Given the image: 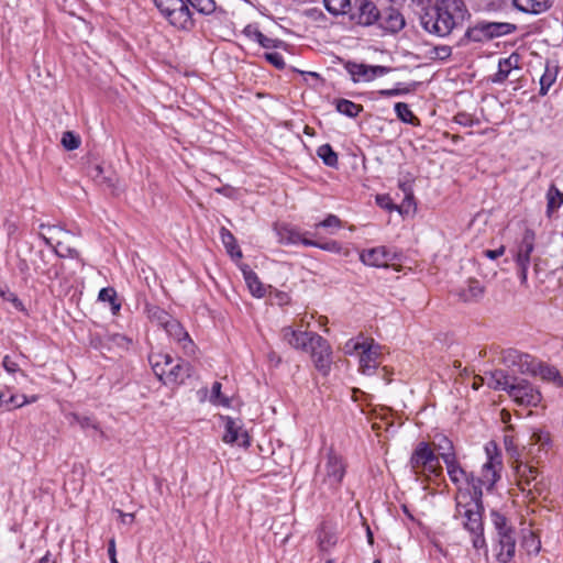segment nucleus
<instances>
[{
	"mask_svg": "<svg viewBox=\"0 0 563 563\" xmlns=\"http://www.w3.org/2000/svg\"><path fill=\"white\" fill-rule=\"evenodd\" d=\"M60 143L67 151H74L80 146L81 140L80 136L73 131H66L62 135Z\"/></svg>",
	"mask_w": 563,
	"mask_h": 563,
	"instance_id": "obj_49",
	"label": "nucleus"
},
{
	"mask_svg": "<svg viewBox=\"0 0 563 563\" xmlns=\"http://www.w3.org/2000/svg\"><path fill=\"white\" fill-rule=\"evenodd\" d=\"M428 57L432 60H445L452 55V47L449 45L433 46L427 53Z\"/></svg>",
	"mask_w": 563,
	"mask_h": 563,
	"instance_id": "obj_48",
	"label": "nucleus"
},
{
	"mask_svg": "<svg viewBox=\"0 0 563 563\" xmlns=\"http://www.w3.org/2000/svg\"><path fill=\"white\" fill-rule=\"evenodd\" d=\"M409 465L416 476H440L442 466L440 459L428 442H419L409 459Z\"/></svg>",
	"mask_w": 563,
	"mask_h": 563,
	"instance_id": "obj_6",
	"label": "nucleus"
},
{
	"mask_svg": "<svg viewBox=\"0 0 563 563\" xmlns=\"http://www.w3.org/2000/svg\"><path fill=\"white\" fill-rule=\"evenodd\" d=\"M467 16L470 13L463 0H438L432 12H426L420 22L427 32L443 37Z\"/></svg>",
	"mask_w": 563,
	"mask_h": 563,
	"instance_id": "obj_2",
	"label": "nucleus"
},
{
	"mask_svg": "<svg viewBox=\"0 0 563 563\" xmlns=\"http://www.w3.org/2000/svg\"><path fill=\"white\" fill-rule=\"evenodd\" d=\"M399 187L404 191L405 198L401 206L398 208V211L400 213L408 212L409 207L413 203V194L411 191L410 185H408L407 183H401Z\"/></svg>",
	"mask_w": 563,
	"mask_h": 563,
	"instance_id": "obj_51",
	"label": "nucleus"
},
{
	"mask_svg": "<svg viewBox=\"0 0 563 563\" xmlns=\"http://www.w3.org/2000/svg\"><path fill=\"white\" fill-rule=\"evenodd\" d=\"M333 104L339 113L349 118H356L363 110V106L344 98L334 99Z\"/></svg>",
	"mask_w": 563,
	"mask_h": 563,
	"instance_id": "obj_31",
	"label": "nucleus"
},
{
	"mask_svg": "<svg viewBox=\"0 0 563 563\" xmlns=\"http://www.w3.org/2000/svg\"><path fill=\"white\" fill-rule=\"evenodd\" d=\"M145 312L152 322L157 323L162 328H164L174 318L164 309L150 303L145 305Z\"/></svg>",
	"mask_w": 563,
	"mask_h": 563,
	"instance_id": "obj_37",
	"label": "nucleus"
},
{
	"mask_svg": "<svg viewBox=\"0 0 563 563\" xmlns=\"http://www.w3.org/2000/svg\"><path fill=\"white\" fill-rule=\"evenodd\" d=\"M283 339L292 347L308 351L311 345V338L317 335L314 332L297 331L290 327H285L282 330Z\"/></svg>",
	"mask_w": 563,
	"mask_h": 563,
	"instance_id": "obj_18",
	"label": "nucleus"
},
{
	"mask_svg": "<svg viewBox=\"0 0 563 563\" xmlns=\"http://www.w3.org/2000/svg\"><path fill=\"white\" fill-rule=\"evenodd\" d=\"M243 33L249 38L257 42L258 44L261 43V41L264 36V34L255 25H252V24L246 25L243 30Z\"/></svg>",
	"mask_w": 563,
	"mask_h": 563,
	"instance_id": "obj_61",
	"label": "nucleus"
},
{
	"mask_svg": "<svg viewBox=\"0 0 563 563\" xmlns=\"http://www.w3.org/2000/svg\"><path fill=\"white\" fill-rule=\"evenodd\" d=\"M70 418H71L70 423H77L81 427V429L91 428L97 431L100 430L98 422L92 417L81 416L78 413H71Z\"/></svg>",
	"mask_w": 563,
	"mask_h": 563,
	"instance_id": "obj_50",
	"label": "nucleus"
},
{
	"mask_svg": "<svg viewBox=\"0 0 563 563\" xmlns=\"http://www.w3.org/2000/svg\"><path fill=\"white\" fill-rule=\"evenodd\" d=\"M192 366L190 363L185 361H178L176 364H172L168 368L166 376L163 379L165 385L167 384H183L187 378L191 376Z\"/></svg>",
	"mask_w": 563,
	"mask_h": 563,
	"instance_id": "obj_20",
	"label": "nucleus"
},
{
	"mask_svg": "<svg viewBox=\"0 0 563 563\" xmlns=\"http://www.w3.org/2000/svg\"><path fill=\"white\" fill-rule=\"evenodd\" d=\"M515 472L518 481V486L522 492L532 494H541L542 492V479H539V471L537 467L528 464L527 462L516 459L515 460Z\"/></svg>",
	"mask_w": 563,
	"mask_h": 563,
	"instance_id": "obj_10",
	"label": "nucleus"
},
{
	"mask_svg": "<svg viewBox=\"0 0 563 563\" xmlns=\"http://www.w3.org/2000/svg\"><path fill=\"white\" fill-rule=\"evenodd\" d=\"M159 13L170 25L178 30L190 31L195 27L192 10L180 0H153Z\"/></svg>",
	"mask_w": 563,
	"mask_h": 563,
	"instance_id": "obj_7",
	"label": "nucleus"
},
{
	"mask_svg": "<svg viewBox=\"0 0 563 563\" xmlns=\"http://www.w3.org/2000/svg\"><path fill=\"white\" fill-rule=\"evenodd\" d=\"M189 8L203 15H209L217 11L214 0H190Z\"/></svg>",
	"mask_w": 563,
	"mask_h": 563,
	"instance_id": "obj_46",
	"label": "nucleus"
},
{
	"mask_svg": "<svg viewBox=\"0 0 563 563\" xmlns=\"http://www.w3.org/2000/svg\"><path fill=\"white\" fill-rule=\"evenodd\" d=\"M486 32L490 40L508 35L516 30V25L507 22H488L484 21Z\"/></svg>",
	"mask_w": 563,
	"mask_h": 563,
	"instance_id": "obj_32",
	"label": "nucleus"
},
{
	"mask_svg": "<svg viewBox=\"0 0 563 563\" xmlns=\"http://www.w3.org/2000/svg\"><path fill=\"white\" fill-rule=\"evenodd\" d=\"M485 292L484 286L474 278L467 280L466 287L461 288L457 291V296L464 302L478 301Z\"/></svg>",
	"mask_w": 563,
	"mask_h": 563,
	"instance_id": "obj_27",
	"label": "nucleus"
},
{
	"mask_svg": "<svg viewBox=\"0 0 563 563\" xmlns=\"http://www.w3.org/2000/svg\"><path fill=\"white\" fill-rule=\"evenodd\" d=\"M563 205V192L554 185H550L547 191V217L551 218Z\"/></svg>",
	"mask_w": 563,
	"mask_h": 563,
	"instance_id": "obj_30",
	"label": "nucleus"
},
{
	"mask_svg": "<svg viewBox=\"0 0 563 563\" xmlns=\"http://www.w3.org/2000/svg\"><path fill=\"white\" fill-rule=\"evenodd\" d=\"M349 21L362 27L375 26L383 34L395 35L406 26V19L399 8H378L376 0H353Z\"/></svg>",
	"mask_w": 563,
	"mask_h": 563,
	"instance_id": "obj_1",
	"label": "nucleus"
},
{
	"mask_svg": "<svg viewBox=\"0 0 563 563\" xmlns=\"http://www.w3.org/2000/svg\"><path fill=\"white\" fill-rule=\"evenodd\" d=\"M493 445L495 454L493 455L489 445L486 446V453L488 455L487 462L482 467V473L479 476H475L471 473L470 485L472 486V495L474 498L479 499L483 498V488L487 490H492L496 484V482L500 478V470H501V459L497 453V448L494 443Z\"/></svg>",
	"mask_w": 563,
	"mask_h": 563,
	"instance_id": "obj_5",
	"label": "nucleus"
},
{
	"mask_svg": "<svg viewBox=\"0 0 563 563\" xmlns=\"http://www.w3.org/2000/svg\"><path fill=\"white\" fill-rule=\"evenodd\" d=\"M433 446L434 450L438 451L437 455L439 459H442L443 462L445 461L446 455L450 457L456 456L452 441L444 435H441L438 442H433Z\"/></svg>",
	"mask_w": 563,
	"mask_h": 563,
	"instance_id": "obj_44",
	"label": "nucleus"
},
{
	"mask_svg": "<svg viewBox=\"0 0 563 563\" xmlns=\"http://www.w3.org/2000/svg\"><path fill=\"white\" fill-rule=\"evenodd\" d=\"M221 387H222V385L219 382H214L212 384L210 399H211V401L213 404L228 406L229 405V398L222 396Z\"/></svg>",
	"mask_w": 563,
	"mask_h": 563,
	"instance_id": "obj_52",
	"label": "nucleus"
},
{
	"mask_svg": "<svg viewBox=\"0 0 563 563\" xmlns=\"http://www.w3.org/2000/svg\"><path fill=\"white\" fill-rule=\"evenodd\" d=\"M98 299L104 302H112L118 299L117 291L113 287H106L99 291Z\"/></svg>",
	"mask_w": 563,
	"mask_h": 563,
	"instance_id": "obj_59",
	"label": "nucleus"
},
{
	"mask_svg": "<svg viewBox=\"0 0 563 563\" xmlns=\"http://www.w3.org/2000/svg\"><path fill=\"white\" fill-rule=\"evenodd\" d=\"M274 231L278 242L284 245L302 244V241L309 240L307 235H310V232L301 233L297 228L286 223L275 224Z\"/></svg>",
	"mask_w": 563,
	"mask_h": 563,
	"instance_id": "obj_16",
	"label": "nucleus"
},
{
	"mask_svg": "<svg viewBox=\"0 0 563 563\" xmlns=\"http://www.w3.org/2000/svg\"><path fill=\"white\" fill-rule=\"evenodd\" d=\"M220 238H221V241L223 243V245L225 246L228 253L233 257V256H236V257H242V252L239 247V245L236 244V240L234 238V235L224 227H222L220 229Z\"/></svg>",
	"mask_w": 563,
	"mask_h": 563,
	"instance_id": "obj_39",
	"label": "nucleus"
},
{
	"mask_svg": "<svg viewBox=\"0 0 563 563\" xmlns=\"http://www.w3.org/2000/svg\"><path fill=\"white\" fill-rule=\"evenodd\" d=\"M346 70L353 76L354 80L357 78H363L364 80H373L376 77L384 76L391 71L390 67L380 66V65H365L349 62L345 66Z\"/></svg>",
	"mask_w": 563,
	"mask_h": 563,
	"instance_id": "obj_14",
	"label": "nucleus"
},
{
	"mask_svg": "<svg viewBox=\"0 0 563 563\" xmlns=\"http://www.w3.org/2000/svg\"><path fill=\"white\" fill-rule=\"evenodd\" d=\"M338 541V537L327 522H322L317 530V543L321 552H329Z\"/></svg>",
	"mask_w": 563,
	"mask_h": 563,
	"instance_id": "obj_24",
	"label": "nucleus"
},
{
	"mask_svg": "<svg viewBox=\"0 0 563 563\" xmlns=\"http://www.w3.org/2000/svg\"><path fill=\"white\" fill-rule=\"evenodd\" d=\"M104 340L109 343H113L117 346H120L122 349H128L129 345L132 343V340L128 336L120 334V333H113V334H107L104 336Z\"/></svg>",
	"mask_w": 563,
	"mask_h": 563,
	"instance_id": "obj_53",
	"label": "nucleus"
},
{
	"mask_svg": "<svg viewBox=\"0 0 563 563\" xmlns=\"http://www.w3.org/2000/svg\"><path fill=\"white\" fill-rule=\"evenodd\" d=\"M54 252H55V254L58 257H62V258H64V257L76 258V260H78L80 262L81 265H84V262L80 258V254H79V252L76 249H73L70 246H65V247H62L60 250L54 249Z\"/></svg>",
	"mask_w": 563,
	"mask_h": 563,
	"instance_id": "obj_56",
	"label": "nucleus"
},
{
	"mask_svg": "<svg viewBox=\"0 0 563 563\" xmlns=\"http://www.w3.org/2000/svg\"><path fill=\"white\" fill-rule=\"evenodd\" d=\"M321 473L323 476L322 484L325 485L329 490L336 493L345 476L346 463L341 455L331 450L328 453L327 461Z\"/></svg>",
	"mask_w": 563,
	"mask_h": 563,
	"instance_id": "obj_8",
	"label": "nucleus"
},
{
	"mask_svg": "<svg viewBox=\"0 0 563 563\" xmlns=\"http://www.w3.org/2000/svg\"><path fill=\"white\" fill-rule=\"evenodd\" d=\"M558 67L550 66L547 64L543 75L540 78V91L541 96H545L550 87L555 82L558 76Z\"/></svg>",
	"mask_w": 563,
	"mask_h": 563,
	"instance_id": "obj_41",
	"label": "nucleus"
},
{
	"mask_svg": "<svg viewBox=\"0 0 563 563\" xmlns=\"http://www.w3.org/2000/svg\"><path fill=\"white\" fill-rule=\"evenodd\" d=\"M245 280L251 292L257 297H263L265 295V289L260 282L257 275L254 272L244 273Z\"/></svg>",
	"mask_w": 563,
	"mask_h": 563,
	"instance_id": "obj_47",
	"label": "nucleus"
},
{
	"mask_svg": "<svg viewBox=\"0 0 563 563\" xmlns=\"http://www.w3.org/2000/svg\"><path fill=\"white\" fill-rule=\"evenodd\" d=\"M317 155L322 159L324 165L329 167H336L339 163L338 154L333 151L330 144H322L317 150Z\"/></svg>",
	"mask_w": 563,
	"mask_h": 563,
	"instance_id": "obj_45",
	"label": "nucleus"
},
{
	"mask_svg": "<svg viewBox=\"0 0 563 563\" xmlns=\"http://www.w3.org/2000/svg\"><path fill=\"white\" fill-rule=\"evenodd\" d=\"M380 345L375 344L372 339L366 343L360 355V371L364 375L374 374L375 369L380 364Z\"/></svg>",
	"mask_w": 563,
	"mask_h": 563,
	"instance_id": "obj_12",
	"label": "nucleus"
},
{
	"mask_svg": "<svg viewBox=\"0 0 563 563\" xmlns=\"http://www.w3.org/2000/svg\"><path fill=\"white\" fill-rule=\"evenodd\" d=\"M148 362L153 368L154 374L163 382L166 376L168 368L174 363L173 357L169 354L161 352H152L148 355Z\"/></svg>",
	"mask_w": 563,
	"mask_h": 563,
	"instance_id": "obj_21",
	"label": "nucleus"
},
{
	"mask_svg": "<svg viewBox=\"0 0 563 563\" xmlns=\"http://www.w3.org/2000/svg\"><path fill=\"white\" fill-rule=\"evenodd\" d=\"M454 122L463 126H472L474 124L473 118L465 112H459L454 117Z\"/></svg>",
	"mask_w": 563,
	"mask_h": 563,
	"instance_id": "obj_63",
	"label": "nucleus"
},
{
	"mask_svg": "<svg viewBox=\"0 0 563 563\" xmlns=\"http://www.w3.org/2000/svg\"><path fill=\"white\" fill-rule=\"evenodd\" d=\"M264 58L267 63L279 70H283L286 67L283 56L277 52H266L264 53Z\"/></svg>",
	"mask_w": 563,
	"mask_h": 563,
	"instance_id": "obj_54",
	"label": "nucleus"
},
{
	"mask_svg": "<svg viewBox=\"0 0 563 563\" xmlns=\"http://www.w3.org/2000/svg\"><path fill=\"white\" fill-rule=\"evenodd\" d=\"M536 233L531 229L523 232L522 239L518 244L517 253L515 256L516 264L530 265L531 253L534 250Z\"/></svg>",
	"mask_w": 563,
	"mask_h": 563,
	"instance_id": "obj_19",
	"label": "nucleus"
},
{
	"mask_svg": "<svg viewBox=\"0 0 563 563\" xmlns=\"http://www.w3.org/2000/svg\"><path fill=\"white\" fill-rule=\"evenodd\" d=\"M302 245L318 247L320 250L335 253V254H340L343 250L342 244L340 242H338L335 240L322 241L320 235L314 239H309V240L302 241Z\"/></svg>",
	"mask_w": 563,
	"mask_h": 563,
	"instance_id": "obj_35",
	"label": "nucleus"
},
{
	"mask_svg": "<svg viewBox=\"0 0 563 563\" xmlns=\"http://www.w3.org/2000/svg\"><path fill=\"white\" fill-rule=\"evenodd\" d=\"M163 329L181 346L185 354H195L196 345L178 320L173 318Z\"/></svg>",
	"mask_w": 563,
	"mask_h": 563,
	"instance_id": "obj_13",
	"label": "nucleus"
},
{
	"mask_svg": "<svg viewBox=\"0 0 563 563\" xmlns=\"http://www.w3.org/2000/svg\"><path fill=\"white\" fill-rule=\"evenodd\" d=\"M88 174L93 179V181L99 186H103L109 189H112L115 186V177L113 175H104V170L101 165L97 164L90 166Z\"/></svg>",
	"mask_w": 563,
	"mask_h": 563,
	"instance_id": "obj_34",
	"label": "nucleus"
},
{
	"mask_svg": "<svg viewBox=\"0 0 563 563\" xmlns=\"http://www.w3.org/2000/svg\"><path fill=\"white\" fill-rule=\"evenodd\" d=\"M509 397L523 407H537L542 400V395L537 387L529 380L518 377L512 378Z\"/></svg>",
	"mask_w": 563,
	"mask_h": 563,
	"instance_id": "obj_9",
	"label": "nucleus"
},
{
	"mask_svg": "<svg viewBox=\"0 0 563 563\" xmlns=\"http://www.w3.org/2000/svg\"><path fill=\"white\" fill-rule=\"evenodd\" d=\"M323 3L328 12L333 15H349L353 2L351 0H323Z\"/></svg>",
	"mask_w": 563,
	"mask_h": 563,
	"instance_id": "obj_42",
	"label": "nucleus"
},
{
	"mask_svg": "<svg viewBox=\"0 0 563 563\" xmlns=\"http://www.w3.org/2000/svg\"><path fill=\"white\" fill-rule=\"evenodd\" d=\"M395 112L397 118L404 122L413 126L420 125V120L412 113L409 106L405 102H397L395 104Z\"/></svg>",
	"mask_w": 563,
	"mask_h": 563,
	"instance_id": "obj_40",
	"label": "nucleus"
},
{
	"mask_svg": "<svg viewBox=\"0 0 563 563\" xmlns=\"http://www.w3.org/2000/svg\"><path fill=\"white\" fill-rule=\"evenodd\" d=\"M343 227L342 220L335 214H328L324 220L313 225L314 232L310 233L311 236L318 238L320 235V229H327L330 234H334L338 230Z\"/></svg>",
	"mask_w": 563,
	"mask_h": 563,
	"instance_id": "obj_33",
	"label": "nucleus"
},
{
	"mask_svg": "<svg viewBox=\"0 0 563 563\" xmlns=\"http://www.w3.org/2000/svg\"><path fill=\"white\" fill-rule=\"evenodd\" d=\"M520 56L517 53H512L507 58L499 59L498 71L492 78L495 84H503L509 76L512 69L519 68Z\"/></svg>",
	"mask_w": 563,
	"mask_h": 563,
	"instance_id": "obj_22",
	"label": "nucleus"
},
{
	"mask_svg": "<svg viewBox=\"0 0 563 563\" xmlns=\"http://www.w3.org/2000/svg\"><path fill=\"white\" fill-rule=\"evenodd\" d=\"M498 552L496 559L500 563L510 562L516 553V536H501L497 538Z\"/></svg>",
	"mask_w": 563,
	"mask_h": 563,
	"instance_id": "obj_23",
	"label": "nucleus"
},
{
	"mask_svg": "<svg viewBox=\"0 0 563 563\" xmlns=\"http://www.w3.org/2000/svg\"><path fill=\"white\" fill-rule=\"evenodd\" d=\"M2 365L8 373H16L20 371L19 364L13 361L9 355H5L2 360Z\"/></svg>",
	"mask_w": 563,
	"mask_h": 563,
	"instance_id": "obj_64",
	"label": "nucleus"
},
{
	"mask_svg": "<svg viewBox=\"0 0 563 563\" xmlns=\"http://www.w3.org/2000/svg\"><path fill=\"white\" fill-rule=\"evenodd\" d=\"M490 518L496 531L505 528L509 523L508 518L496 509L490 510Z\"/></svg>",
	"mask_w": 563,
	"mask_h": 563,
	"instance_id": "obj_55",
	"label": "nucleus"
},
{
	"mask_svg": "<svg viewBox=\"0 0 563 563\" xmlns=\"http://www.w3.org/2000/svg\"><path fill=\"white\" fill-rule=\"evenodd\" d=\"M49 254L44 251H36L34 258L31 260V264L36 274L47 276L49 279L57 277V272L49 265Z\"/></svg>",
	"mask_w": 563,
	"mask_h": 563,
	"instance_id": "obj_25",
	"label": "nucleus"
},
{
	"mask_svg": "<svg viewBox=\"0 0 563 563\" xmlns=\"http://www.w3.org/2000/svg\"><path fill=\"white\" fill-rule=\"evenodd\" d=\"M360 258L362 263L374 267H386L395 258V254L385 246L364 250Z\"/></svg>",
	"mask_w": 563,
	"mask_h": 563,
	"instance_id": "obj_15",
	"label": "nucleus"
},
{
	"mask_svg": "<svg viewBox=\"0 0 563 563\" xmlns=\"http://www.w3.org/2000/svg\"><path fill=\"white\" fill-rule=\"evenodd\" d=\"M487 385L495 390H505L509 395L514 376L508 375L504 369L490 372Z\"/></svg>",
	"mask_w": 563,
	"mask_h": 563,
	"instance_id": "obj_29",
	"label": "nucleus"
},
{
	"mask_svg": "<svg viewBox=\"0 0 563 563\" xmlns=\"http://www.w3.org/2000/svg\"><path fill=\"white\" fill-rule=\"evenodd\" d=\"M418 85L419 84L416 81L410 82V84L397 82L395 88L380 89L377 91V93L380 97H385V98H390V97H395V96H404V95H408V93L416 91Z\"/></svg>",
	"mask_w": 563,
	"mask_h": 563,
	"instance_id": "obj_38",
	"label": "nucleus"
},
{
	"mask_svg": "<svg viewBox=\"0 0 563 563\" xmlns=\"http://www.w3.org/2000/svg\"><path fill=\"white\" fill-rule=\"evenodd\" d=\"M310 351L314 367L323 375H328L332 365V349L328 341L319 335L312 336Z\"/></svg>",
	"mask_w": 563,
	"mask_h": 563,
	"instance_id": "obj_11",
	"label": "nucleus"
},
{
	"mask_svg": "<svg viewBox=\"0 0 563 563\" xmlns=\"http://www.w3.org/2000/svg\"><path fill=\"white\" fill-rule=\"evenodd\" d=\"M523 544L529 553L538 554L541 549L540 540H538L533 533H531L528 538H525Z\"/></svg>",
	"mask_w": 563,
	"mask_h": 563,
	"instance_id": "obj_58",
	"label": "nucleus"
},
{
	"mask_svg": "<svg viewBox=\"0 0 563 563\" xmlns=\"http://www.w3.org/2000/svg\"><path fill=\"white\" fill-rule=\"evenodd\" d=\"M471 501L463 505L461 501H456L455 518H463V528L472 536V544L476 550L486 549L487 544L484 536V522H483V498L476 499L474 495L471 497Z\"/></svg>",
	"mask_w": 563,
	"mask_h": 563,
	"instance_id": "obj_3",
	"label": "nucleus"
},
{
	"mask_svg": "<svg viewBox=\"0 0 563 563\" xmlns=\"http://www.w3.org/2000/svg\"><path fill=\"white\" fill-rule=\"evenodd\" d=\"M225 432L223 441L225 443H236L239 446L247 448L250 445V437L246 431L242 430L232 418L227 417L225 419Z\"/></svg>",
	"mask_w": 563,
	"mask_h": 563,
	"instance_id": "obj_17",
	"label": "nucleus"
},
{
	"mask_svg": "<svg viewBox=\"0 0 563 563\" xmlns=\"http://www.w3.org/2000/svg\"><path fill=\"white\" fill-rule=\"evenodd\" d=\"M260 45L264 48H286L287 44L279 38H271L266 35L263 36Z\"/></svg>",
	"mask_w": 563,
	"mask_h": 563,
	"instance_id": "obj_57",
	"label": "nucleus"
},
{
	"mask_svg": "<svg viewBox=\"0 0 563 563\" xmlns=\"http://www.w3.org/2000/svg\"><path fill=\"white\" fill-rule=\"evenodd\" d=\"M504 358L507 363L517 366L522 374L540 375L544 380L558 383L560 386L563 384V379L554 366L538 362L530 354L508 350Z\"/></svg>",
	"mask_w": 563,
	"mask_h": 563,
	"instance_id": "obj_4",
	"label": "nucleus"
},
{
	"mask_svg": "<svg viewBox=\"0 0 563 563\" xmlns=\"http://www.w3.org/2000/svg\"><path fill=\"white\" fill-rule=\"evenodd\" d=\"M444 463L446 465L449 477L454 484H460L462 481H465L470 485L471 473H467L461 467L456 456L450 457L446 455Z\"/></svg>",
	"mask_w": 563,
	"mask_h": 563,
	"instance_id": "obj_28",
	"label": "nucleus"
},
{
	"mask_svg": "<svg viewBox=\"0 0 563 563\" xmlns=\"http://www.w3.org/2000/svg\"><path fill=\"white\" fill-rule=\"evenodd\" d=\"M25 404H27V399L24 395H7L4 391L0 393V412L20 408Z\"/></svg>",
	"mask_w": 563,
	"mask_h": 563,
	"instance_id": "obj_36",
	"label": "nucleus"
},
{
	"mask_svg": "<svg viewBox=\"0 0 563 563\" xmlns=\"http://www.w3.org/2000/svg\"><path fill=\"white\" fill-rule=\"evenodd\" d=\"M367 342H360V341H356L354 339H350L345 345H344V352L345 354H349V355H352L354 354L355 352H358L364 349V346L366 345Z\"/></svg>",
	"mask_w": 563,
	"mask_h": 563,
	"instance_id": "obj_60",
	"label": "nucleus"
},
{
	"mask_svg": "<svg viewBox=\"0 0 563 563\" xmlns=\"http://www.w3.org/2000/svg\"><path fill=\"white\" fill-rule=\"evenodd\" d=\"M464 38L471 42L490 41L486 32L484 21H479L474 26L468 27L464 34Z\"/></svg>",
	"mask_w": 563,
	"mask_h": 563,
	"instance_id": "obj_43",
	"label": "nucleus"
},
{
	"mask_svg": "<svg viewBox=\"0 0 563 563\" xmlns=\"http://www.w3.org/2000/svg\"><path fill=\"white\" fill-rule=\"evenodd\" d=\"M504 443H505L506 451L510 455V457L514 459V461L516 459H519V453H518L517 446L514 443L512 437L505 435Z\"/></svg>",
	"mask_w": 563,
	"mask_h": 563,
	"instance_id": "obj_62",
	"label": "nucleus"
},
{
	"mask_svg": "<svg viewBox=\"0 0 563 563\" xmlns=\"http://www.w3.org/2000/svg\"><path fill=\"white\" fill-rule=\"evenodd\" d=\"M554 0H514V5L531 14H540L548 11L553 5Z\"/></svg>",
	"mask_w": 563,
	"mask_h": 563,
	"instance_id": "obj_26",
	"label": "nucleus"
}]
</instances>
